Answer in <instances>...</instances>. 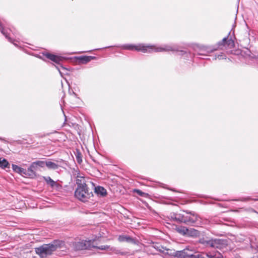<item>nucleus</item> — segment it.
Masks as SVG:
<instances>
[{
  "mask_svg": "<svg viewBox=\"0 0 258 258\" xmlns=\"http://www.w3.org/2000/svg\"><path fill=\"white\" fill-rule=\"evenodd\" d=\"M206 255L209 258H214L215 254H213L211 252H208L206 253Z\"/></svg>",
  "mask_w": 258,
  "mask_h": 258,
  "instance_id": "29",
  "label": "nucleus"
},
{
  "mask_svg": "<svg viewBox=\"0 0 258 258\" xmlns=\"http://www.w3.org/2000/svg\"><path fill=\"white\" fill-rule=\"evenodd\" d=\"M180 52L182 53V54L185 53L184 51H180Z\"/></svg>",
  "mask_w": 258,
  "mask_h": 258,
  "instance_id": "32",
  "label": "nucleus"
},
{
  "mask_svg": "<svg viewBox=\"0 0 258 258\" xmlns=\"http://www.w3.org/2000/svg\"><path fill=\"white\" fill-rule=\"evenodd\" d=\"M75 196L80 201L86 202L93 196L92 190L89 188H77L75 192Z\"/></svg>",
  "mask_w": 258,
  "mask_h": 258,
  "instance_id": "3",
  "label": "nucleus"
},
{
  "mask_svg": "<svg viewBox=\"0 0 258 258\" xmlns=\"http://www.w3.org/2000/svg\"><path fill=\"white\" fill-rule=\"evenodd\" d=\"M45 56L46 58L49 59L50 60L56 63H58L61 60V58L59 56L50 53H46L45 54Z\"/></svg>",
  "mask_w": 258,
  "mask_h": 258,
  "instance_id": "12",
  "label": "nucleus"
},
{
  "mask_svg": "<svg viewBox=\"0 0 258 258\" xmlns=\"http://www.w3.org/2000/svg\"><path fill=\"white\" fill-rule=\"evenodd\" d=\"M217 45L216 48H213L211 51L222 49L223 48L231 49L234 47L235 43L231 38L228 39V38H224L221 41L217 43Z\"/></svg>",
  "mask_w": 258,
  "mask_h": 258,
  "instance_id": "5",
  "label": "nucleus"
},
{
  "mask_svg": "<svg viewBox=\"0 0 258 258\" xmlns=\"http://www.w3.org/2000/svg\"><path fill=\"white\" fill-rule=\"evenodd\" d=\"M172 218L177 222H183L185 223V213L184 214L179 213L175 214L173 216L171 217Z\"/></svg>",
  "mask_w": 258,
  "mask_h": 258,
  "instance_id": "10",
  "label": "nucleus"
},
{
  "mask_svg": "<svg viewBox=\"0 0 258 258\" xmlns=\"http://www.w3.org/2000/svg\"><path fill=\"white\" fill-rule=\"evenodd\" d=\"M43 178L47 184H49L51 187L59 186V184L52 180L49 176L43 177Z\"/></svg>",
  "mask_w": 258,
  "mask_h": 258,
  "instance_id": "13",
  "label": "nucleus"
},
{
  "mask_svg": "<svg viewBox=\"0 0 258 258\" xmlns=\"http://www.w3.org/2000/svg\"><path fill=\"white\" fill-rule=\"evenodd\" d=\"M45 166V161L38 160L33 162L28 168L26 172L27 175L31 177H34L37 176L36 171L39 167L43 168Z\"/></svg>",
  "mask_w": 258,
  "mask_h": 258,
  "instance_id": "4",
  "label": "nucleus"
},
{
  "mask_svg": "<svg viewBox=\"0 0 258 258\" xmlns=\"http://www.w3.org/2000/svg\"><path fill=\"white\" fill-rule=\"evenodd\" d=\"M198 221V216L195 214L185 213V223L193 224Z\"/></svg>",
  "mask_w": 258,
  "mask_h": 258,
  "instance_id": "7",
  "label": "nucleus"
},
{
  "mask_svg": "<svg viewBox=\"0 0 258 258\" xmlns=\"http://www.w3.org/2000/svg\"><path fill=\"white\" fill-rule=\"evenodd\" d=\"M223 65L225 67H228L232 63L231 60L229 58H225L223 61Z\"/></svg>",
  "mask_w": 258,
  "mask_h": 258,
  "instance_id": "23",
  "label": "nucleus"
},
{
  "mask_svg": "<svg viewBox=\"0 0 258 258\" xmlns=\"http://www.w3.org/2000/svg\"><path fill=\"white\" fill-rule=\"evenodd\" d=\"M192 251L188 249H184L181 251H177L175 252V255L180 258H189L191 256Z\"/></svg>",
  "mask_w": 258,
  "mask_h": 258,
  "instance_id": "8",
  "label": "nucleus"
},
{
  "mask_svg": "<svg viewBox=\"0 0 258 258\" xmlns=\"http://www.w3.org/2000/svg\"><path fill=\"white\" fill-rule=\"evenodd\" d=\"M191 232L193 233L192 235H197L198 233V232L197 230H194L193 231H191Z\"/></svg>",
  "mask_w": 258,
  "mask_h": 258,
  "instance_id": "30",
  "label": "nucleus"
},
{
  "mask_svg": "<svg viewBox=\"0 0 258 258\" xmlns=\"http://www.w3.org/2000/svg\"><path fill=\"white\" fill-rule=\"evenodd\" d=\"M134 192L137 193L139 195L141 196H144V195H145V194L144 192H143L142 190L140 189H135Z\"/></svg>",
  "mask_w": 258,
  "mask_h": 258,
  "instance_id": "27",
  "label": "nucleus"
},
{
  "mask_svg": "<svg viewBox=\"0 0 258 258\" xmlns=\"http://www.w3.org/2000/svg\"><path fill=\"white\" fill-rule=\"evenodd\" d=\"M95 191L98 195L101 196H105L107 194L106 190L102 186L95 187Z\"/></svg>",
  "mask_w": 258,
  "mask_h": 258,
  "instance_id": "14",
  "label": "nucleus"
},
{
  "mask_svg": "<svg viewBox=\"0 0 258 258\" xmlns=\"http://www.w3.org/2000/svg\"><path fill=\"white\" fill-rule=\"evenodd\" d=\"M86 178L84 174L78 173L76 176L77 188H88L87 185Z\"/></svg>",
  "mask_w": 258,
  "mask_h": 258,
  "instance_id": "6",
  "label": "nucleus"
},
{
  "mask_svg": "<svg viewBox=\"0 0 258 258\" xmlns=\"http://www.w3.org/2000/svg\"><path fill=\"white\" fill-rule=\"evenodd\" d=\"M220 243V240L215 239L214 240H212L210 242V245L212 247H218V245Z\"/></svg>",
  "mask_w": 258,
  "mask_h": 258,
  "instance_id": "24",
  "label": "nucleus"
},
{
  "mask_svg": "<svg viewBox=\"0 0 258 258\" xmlns=\"http://www.w3.org/2000/svg\"><path fill=\"white\" fill-rule=\"evenodd\" d=\"M246 200H253V201H258V199H251L250 198H247L245 199Z\"/></svg>",
  "mask_w": 258,
  "mask_h": 258,
  "instance_id": "31",
  "label": "nucleus"
},
{
  "mask_svg": "<svg viewBox=\"0 0 258 258\" xmlns=\"http://www.w3.org/2000/svg\"><path fill=\"white\" fill-rule=\"evenodd\" d=\"M214 258H223V256L219 252H216Z\"/></svg>",
  "mask_w": 258,
  "mask_h": 258,
  "instance_id": "28",
  "label": "nucleus"
},
{
  "mask_svg": "<svg viewBox=\"0 0 258 258\" xmlns=\"http://www.w3.org/2000/svg\"><path fill=\"white\" fill-rule=\"evenodd\" d=\"M152 246L153 247H154L155 249H156L157 250H158L160 251H162V252H164L166 250V251L169 250V249L164 248L163 246H161V245H160L159 244H158L157 243H153Z\"/></svg>",
  "mask_w": 258,
  "mask_h": 258,
  "instance_id": "19",
  "label": "nucleus"
},
{
  "mask_svg": "<svg viewBox=\"0 0 258 258\" xmlns=\"http://www.w3.org/2000/svg\"><path fill=\"white\" fill-rule=\"evenodd\" d=\"M124 48L129 50H136L143 53H151L152 52L178 51L174 46L166 45L163 47L157 46L155 45L145 44L143 43L137 45H126Z\"/></svg>",
  "mask_w": 258,
  "mask_h": 258,
  "instance_id": "1",
  "label": "nucleus"
},
{
  "mask_svg": "<svg viewBox=\"0 0 258 258\" xmlns=\"http://www.w3.org/2000/svg\"><path fill=\"white\" fill-rule=\"evenodd\" d=\"M94 247H95V248H97L99 249H100V250H113V248L112 247H110L109 245H101V246H93Z\"/></svg>",
  "mask_w": 258,
  "mask_h": 258,
  "instance_id": "22",
  "label": "nucleus"
},
{
  "mask_svg": "<svg viewBox=\"0 0 258 258\" xmlns=\"http://www.w3.org/2000/svg\"><path fill=\"white\" fill-rule=\"evenodd\" d=\"M111 251H113L114 253H115L116 254H120V255H126V254H127L128 253V252H122V251H121L119 250L115 249H114L113 248V250H112Z\"/></svg>",
  "mask_w": 258,
  "mask_h": 258,
  "instance_id": "26",
  "label": "nucleus"
},
{
  "mask_svg": "<svg viewBox=\"0 0 258 258\" xmlns=\"http://www.w3.org/2000/svg\"><path fill=\"white\" fill-rule=\"evenodd\" d=\"M12 169L13 170L17 173L20 174H27L26 170L21 167H19L17 165L13 164L12 165Z\"/></svg>",
  "mask_w": 258,
  "mask_h": 258,
  "instance_id": "15",
  "label": "nucleus"
},
{
  "mask_svg": "<svg viewBox=\"0 0 258 258\" xmlns=\"http://www.w3.org/2000/svg\"><path fill=\"white\" fill-rule=\"evenodd\" d=\"M45 165L48 168L52 169H56L58 167V165L51 161H45Z\"/></svg>",
  "mask_w": 258,
  "mask_h": 258,
  "instance_id": "20",
  "label": "nucleus"
},
{
  "mask_svg": "<svg viewBox=\"0 0 258 258\" xmlns=\"http://www.w3.org/2000/svg\"><path fill=\"white\" fill-rule=\"evenodd\" d=\"M176 230L183 234H189V230L185 227H179L176 228Z\"/></svg>",
  "mask_w": 258,
  "mask_h": 258,
  "instance_id": "21",
  "label": "nucleus"
},
{
  "mask_svg": "<svg viewBox=\"0 0 258 258\" xmlns=\"http://www.w3.org/2000/svg\"><path fill=\"white\" fill-rule=\"evenodd\" d=\"M118 240L119 242H127L132 243H136L135 240L130 236L121 235L118 237Z\"/></svg>",
  "mask_w": 258,
  "mask_h": 258,
  "instance_id": "9",
  "label": "nucleus"
},
{
  "mask_svg": "<svg viewBox=\"0 0 258 258\" xmlns=\"http://www.w3.org/2000/svg\"><path fill=\"white\" fill-rule=\"evenodd\" d=\"M60 247V242L54 241L52 243L43 244L39 247L35 248V252L41 257H46Z\"/></svg>",
  "mask_w": 258,
  "mask_h": 258,
  "instance_id": "2",
  "label": "nucleus"
},
{
  "mask_svg": "<svg viewBox=\"0 0 258 258\" xmlns=\"http://www.w3.org/2000/svg\"><path fill=\"white\" fill-rule=\"evenodd\" d=\"M9 166L10 164L6 159L0 158V167L5 169L7 167H9Z\"/></svg>",
  "mask_w": 258,
  "mask_h": 258,
  "instance_id": "17",
  "label": "nucleus"
},
{
  "mask_svg": "<svg viewBox=\"0 0 258 258\" xmlns=\"http://www.w3.org/2000/svg\"><path fill=\"white\" fill-rule=\"evenodd\" d=\"M96 57L95 56H80L78 58L79 62L80 63L85 64L89 61H90L91 60L95 59Z\"/></svg>",
  "mask_w": 258,
  "mask_h": 258,
  "instance_id": "11",
  "label": "nucleus"
},
{
  "mask_svg": "<svg viewBox=\"0 0 258 258\" xmlns=\"http://www.w3.org/2000/svg\"><path fill=\"white\" fill-rule=\"evenodd\" d=\"M76 156V159H77L78 163H79V164L81 163L82 162V154L80 152L77 151Z\"/></svg>",
  "mask_w": 258,
  "mask_h": 258,
  "instance_id": "25",
  "label": "nucleus"
},
{
  "mask_svg": "<svg viewBox=\"0 0 258 258\" xmlns=\"http://www.w3.org/2000/svg\"><path fill=\"white\" fill-rule=\"evenodd\" d=\"M75 248L77 250H82L87 248L86 244L83 242H77L75 243Z\"/></svg>",
  "mask_w": 258,
  "mask_h": 258,
  "instance_id": "18",
  "label": "nucleus"
},
{
  "mask_svg": "<svg viewBox=\"0 0 258 258\" xmlns=\"http://www.w3.org/2000/svg\"><path fill=\"white\" fill-rule=\"evenodd\" d=\"M0 31L1 33L9 40L10 41H12V39L9 36V34L7 32V30L5 29L2 23L0 22Z\"/></svg>",
  "mask_w": 258,
  "mask_h": 258,
  "instance_id": "16",
  "label": "nucleus"
}]
</instances>
